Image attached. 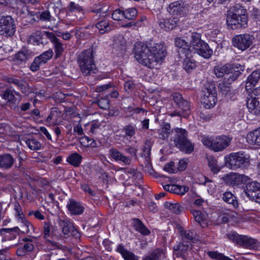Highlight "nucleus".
I'll return each mask as SVG.
<instances>
[{
	"label": "nucleus",
	"instance_id": "nucleus-45",
	"mask_svg": "<svg viewBox=\"0 0 260 260\" xmlns=\"http://www.w3.org/2000/svg\"><path fill=\"white\" fill-rule=\"evenodd\" d=\"M95 26L99 29V32L101 34L109 31L111 29V26L109 25L108 22L106 20L99 21L96 24Z\"/></svg>",
	"mask_w": 260,
	"mask_h": 260
},
{
	"label": "nucleus",
	"instance_id": "nucleus-41",
	"mask_svg": "<svg viewBox=\"0 0 260 260\" xmlns=\"http://www.w3.org/2000/svg\"><path fill=\"white\" fill-rule=\"evenodd\" d=\"M185 58L183 63V68L187 72H190L196 67V61L191 58V54L187 56H184Z\"/></svg>",
	"mask_w": 260,
	"mask_h": 260
},
{
	"label": "nucleus",
	"instance_id": "nucleus-35",
	"mask_svg": "<svg viewBox=\"0 0 260 260\" xmlns=\"http://www.w3.org/2000/svg\"><path fill=\"white\" fill-rule=\"evenodd\" d=\"M55 228L49 222H44L43 226V238L47 239L50 236L54 237L56 236Z\"/></svg>",
	"mask_w": 260,
	"mask_h": 260
},
{
	"label": "nucleus",
	"instance_id": "nucleus-25",
	"mask_svg": "<svg viewBox=\"0 0 260 260\" xmlns=\"http://www.w3.org/2000/svg\"><path fill=\"white\" fill-rule=\"evenodd\" d=\"M165 257L164 251L161 249L156 248L145 255L142 257V260H162Z\"/></svg>",
	"mask_w": 260,
	"mask_h": 260
},
{
	"label": "nucleus",
	"instance_id": "nucleus-9",
	"mask_svg": "<svg viewBox=\"0 0 260 260\" xmlns=\"http://www.w3.org/2000/svg\"><path fill=\"white\" fill-rule=\"evenodd\" d=\"M54 33L47 31L38 30L33 32L29 37L28 41L30 43L39 45H45L48 43V40L53 39Z\"/></svg>",
	"mask_w": 260,
	"mask_h": 260
},
{
	"label": "nucleus",
	"instance_id": "nucleus-21",
	"mask_svg": "<svg viewBox=\"0 0 260 260\" xmlns=\"http://www.w3.org/2000/svg\"><path fill=\"white\" fill-rule=\"evenodd\" d=\"M187 139V131H171V140L174 142L176 147L178 148Z\"/></svg>",
	"mask_w": 260,
	"mask_h": 260
},
{
	"label": "nucleus",
	"instance_id": "nucleus-14",
	"mask_svg": "<svg viewBox=\"0 0 260 260\" xmlns=\"http://www.w3.org/2000/svg\"><path fill=\"white\" fill-rule=\"evenodd\" d=\"M175 46L178 48V53L180 57L183 58L191 53L190 45L185 40L181 38H177L175 40Z\"/></svg>",
	"mask_w": 260,
	"mask_h": 260
},
{
	"label": "nucleus",
	"instance_id": "nucleus-11",
	"mask_svg": "<svg viewBox=\"0 0 260 260\" xmlns=\"http://www.w3.org/2000/svg\"><path fill=\"white\" fill-rule=\"evenodd\" d=\"M188 5L182 1L171 3L167 8V11L173 16H183L188 12Z\"/></svg>",
	"mask_w": 260,
	"mask_h": 260
},
{
	"label": "nucleus",
	"instance_id": "nucleus-44",
	"mask_svg": "<svg viewBox=\"0 0 260 260\" xmlns=\"http://www.w3.org/2000/svg\"><path fill=\"white\" fill-rule=\"evenodd\" d=\"M208 162L209 168L214 173H217L220 170L221 168L218 165L216 159L213 156L208 157Z\"/></svg>",
	"mask_w": 260,
	"mask_h": 260
},
{
	"label": "nucleus",
	"instance_id": "nucleus-1",
	"mask_svg": "<svg viewBox=\"0 0 260 260\" xmlns=\"http://www.w3.org/2000/svg\"><path fill=\"white\" fill-rule=\"evenodd\" d=\"M246 10L240 5L233 7L226 17V23L233 29L247 26L248 18Z\"/></svg>",
	"mask_w": 260,
	"mask_h": 260
},
{
	"label": "nucleus",
	"instance_id": "nucleus-36",
	"mask_svg": "<svg viewBox=\"0 0 260 260\" xmlns=\"http://www.w3.org/2000/svg\"><path fill=\"white\" fill-rule=\"evenodd\" d=\"M247 141L250 144L260 146V131H250L247 134Z\"/></svg>",
	"mask_w": 260,
	"mask_h": 260
},
{
	"label": "nucleus",
	"instance_id": "nucleus-19",
	"mask_svg": "<svg viewBox=\"0 0 260 260\" xmlns=\"http://www.w3.org/2000/svg\"><path fill=\"white\" fill-rule=\"evenodd\" d=\"M32 56V51L27 48H23L15 54L14 61L16 63L20 64L25 63Z\"/></svg>",
	"mask_w": 260,
	"mask_h": 260
},
{
	"label": "nucleus",
	"instance_id": "nucleus-20",
	"mask_svg": "<svg viewBox=\"0 0 260 260\" xmlns=\"http://www.w3.org/2000/svg\"><path fill=\"white\" fill-rule=\"evenodd\" d=\"M260 192V184L256 181L247 182L244 192L250 199H253Z\"/></svg>",
	"mask_w": 260,
	"mask_h": 260
},
{
	"label": "nucleus",
	"instance_id": "nucleus-43",
	"mask_svg": "<svg viewBox=\"0 0 260 260\" xmlns=\"http://www.w3.org/2000/svg\"><path fill=\"white\" fill-rule=\"evenodd\" d=\"M53 39L51 40V42L54 45V48L55 49V52L56 53V55L57 57L61 55L63 51V45L59 41V39L56 38L55 35L54 34L53 36Z\"/></svg>",
	"mask_w": 260,
	"mask_h": 260
},
{
	"label": "nucleus",
	"instance_id": "nucleus-24",
	"mask_svg": "<svg viewBox=\"0 0 260 260\" xmlns=\"http://www.w3.org/2000/svg\"><path fill=\"white\" fill-rule=\"evenodd\" d=\"M233 69V64H225L223 66L218 65L214 68V72L217 78L228 76Z\"/></svg>",
	"mask_w": 260,
	"mask_h": 260
},
{
	"label": "nucleus",
	"instance_id": "nucleus-51",
	"mask_svg": "<svg viewBox=\"0 0 260 260\" xmlns=\"http://www.w3.org/2000/svg\"><path fill=\"white\" fill-rule=\"evenodd\" d=\"M243 235H239L236 232L232 231L227 234V237L231 241L240 244Z\"/></svg>",
	"mask_w": 260,
	"mask_h": 260
},
{
	"label": "nucleus",
	"instance_id": "nucleus-23",
	"mask_svg": "<svg viewBox=\"0 0 260 260\" xmlns=\"http://www.w3.org/2000/svg\"><path fill=\"white\" fill-rule=\"evenodd\" d=\"M243 71L244 68L242 66L239 65V67H238L236 65L233 64V69L231 72L228 76L224 77V81L231 84L238 78Z\"/></svg>",
	"mask_w": 260,
	"mask_h": 260
},
{
	"label": "nucleus",
	"instance_id": "nucleus-63",
	"mask_svg": "<svg viewBox=\"0 0 260 260\" xmlns=\"http://www.w3.org/2000/svg\"><path fill=\"white\" fill-rule=\"evenodd\" d=\"M111 157L116 161H119L123 154L115 148H111L109 150Z\"/></svg>",
	"mask_w": 260,
	"mask_h": 260
},
{
	"label": "nucleus",
	"instance_id": "nucleus-30",
	"mask_svg": "<svg viewBox=\"0 0 260 260\" xmlns=\"http://www.w3.org/2000/svg\"><path fill=\"white\" fill-rule=\"evenodd\" d=\"M69 211L73 215L81 214L83 211L84 208L80 203L77 202L73 200H70L67 205Z\"/></svg>",
	"mask_w": 260,
	"mask_h": 260
},
{
	"label": "nucleus",
	"instance_id": "nucleus-39",
	"mask_svg": "<svg viewBox=\"0 0 260 260\" xmlns=\"http://www.w3.org/2000/svg\"><path fill=\"white\" fill-rule=\"evenodd\" d=\"M223 200L228 204H232L234 207H238V201L236 197L230 191H226L223 194Z\"/></svg>",
	"mask_w": 260,
	"mask_h": 260
},
{
	"label": "nucleus",
	"instance_id": "nucleus-4",
	"mask_svg": "<svg viewBox=\"0 0 260 260\" xmlns=\"http://www.w3.org/2000/svg\"><path fill=\"white\" fill-rule=\"evenodd\" d=\"M249 162V156L243 152L232 153L225 157V165L232 170L246 167Z\"/></svg>",
	"mask_w": 260,
	"mask_h": 260
},
{
	"label": "nucleus",
	"instance_id": "nucleus-13",
	"mask_svg": "<svg viewBox=\"0 0 260 260\" xmlns=\"http://www.w3.org/2000/svg\"><path fill=\"white\" fill-rule=\"evenodd\" d=\"M233 139L229 135H221L216 137L213 142V150L214 152L223 151L229 147Z\"/></svg>",
	"mask_w": 260,
	"mask_h": 260
},
{
	"label": "nucleus",
	"instance_id": "nucleus-31",
	"mask_svg": "<svg viewBox=\"0 0 260 260\" xmlns=\"http://www.w3.org/2000/svg\"><path fill=\"white\" fill-rule=\"evenodd\" d=\"M113 49L117 52L118 54L123 53L126 49V41L124 38L121 36H118L114 40L113 43Z\"/></svg>",
	"mask_w": 260,
	"mask_h": 260
},
{
	"label": "nucleus",
	"instance_id": "nucleus-28",
	"mask_svg": "<svg viewBox=\"0 0 260 260\" xmlns=\"http://www.w3.org/2000/svg\"><path fill=\"white\" fill-rule=\"evenodd\" d=\"M260 78V71L259 70H255L248 76L245 85V88L248 91L251 90Z\"/></svg>",
	"mask_w": 260,
	"mask_h": 260
},
{
	"label": "nucleus",
	"instance_id": "nucleus-18",
	"mask_svg": "<svg viewBox=\"0 0 260 260\" xmlns=\"http://www.w3.org/2000/svg\"><path fill=\"white\" fill-rule=\"evenodd\" d=\"M158 24L161 28L166 30H170L174 29L177 25V20L175 18H170L165 19L161 17V14L157 15Z\"/></svg>",
	"mask_w": 260,
	"mask_h": 260
},
{
	"label": "nucleus",
	"instance_id": "nucleus-49",
	"mask_svg": "<svg viewBox=\"0 0 260 260\" xmlns=\"http://www.w3.org/2000/svg\"><path fill=\"white\" fill-rule=\"evenodd\" d=\"M138 12L136 8H132L124 11V18L133 20L137 16Z\"/></svg>",
	"mask_w": 260,
	"mask_h": 260
},
{
	"label": "nucleus",
	"instance_id": "nucleus-40",
	"mask_svg": "<svg viewBox=\"0 0 260 260\" xmlns=\"http://www.w3.org/2000/svg\"><path fill=\"white\" fill-rule=\"evenodd\" d=\"M199 137V139L205 146L213 150V142L215 138L208 135H200Z\"/></svg>",
	"mask_w": 260,
	"mask_h": 260
},
{
	"label": "nucleus",
	"instance_id": "nucleus-27",
	"mask_svg": "<svg viewBox=\"0 0 260 260\" xmlns=\"http://www.w3.org/2000/svg\"><path fill=\"white\" fill-rule=\"evenodd\" d=\"M14 159L9 153L0 155V168L4 170L10 169L14 164Z\"/></svg>",
	"mask_w": 260,
	"mask_h": 260
},
{
	"label": "nucleus",
	"instance_id": "nucleus-15",
	"mask_svg": "<svg viewBox=\"0 0 260 260\" xmlns=\"http://www.w3.org/2000/svg\"><path fill=\"white\" fill-rule=\"evenodd\" d=\"M58 223L62 229V232L64 235L69 236L79 237V233L78 231L75 229L72 223L70 222L68 219H59Z\"/></svg>",
	"mask_w": 260,
	"mask_h": 260
},
{
	"label": "nucleus",
	"instance_id": "nucleus-6",
	"mask_svg": "<svg viewBox=\"0 0 260 260\" xmlns=\"http://www.w3.org/2000/svg\"><path fill=\"white\" fill-rule=\"evenodd\" d=\"M201 37L200 34H191L192 46L199 55L205 58H209L212 54L213 51L206 43L201 39Z\"/></svg>",
	"mask_w": 260,
	"mask_h": 260
},
{
	"label": "nucleus",
	"instance_id": "nucleus-53",
	"mask_svg": "<svg viewBox=\"0 0 260 260\" xmlns=\"http://www.w3.org/2000/svg\"><path fill=\"white\" fill-rule=\"evenodd\" d=\"M53 54L52 50L49 49L37 57L39 58L42 62L45 64L52 57Z\"/></svg>",
	"mask_w": 260,
	"mask_h": 260
},
{
	"label": "nucleus",
	"instance_id": "nucleus-32",
	"mask_svg": "<svg viewBox=\"0 0 260 260\" xmlns=\"http://www.w3.org/2000/svg\"><path fill=\"white\" fill-rule=\"evenodd\" d=\"M231 84L225 81L220 83L218 85L219 92L228 99H232L233 95V92L232 91Z\"/></svg>",
	"mask_w": 260,
	"mask_h": 260
},
{
	"label": "nucleus",
	"instance_id": "nucleus-54",
	"mask_svg": "<svg viewBox=\"0 0 260 260\" xmlns=\"http://www.w3.org/2000/svg\"><path fill=\"white\" fill-rule=\"evenodd\" d=\"M67 8L70 12H83V11L82 7L73 2H70Z\"/></svg>",
	"mask_w": 260,
	"mask_h": 260
},
{
	"label": "nucleus",
	"instance_id": "nucleus-50",
	"mask_svg": "<svg viewBox=\"0 0 260 260\" xmlns=\"http://www.w3.org/2000/svg\"><path fill=\"white\" fill-rule=\"evenodd\" d=\"M2 98L8 102H12L14 100L15 96L14 94V90L10 88H8L5 90L4 93H3Z\"/></svg>",
	"mask_w": 260,
	"mask_h": 260
},
{
	"label": "nucleus",
	"instance_id": "nucleus-62",
	"mask_svg": "<svg viewBox=\"0 0 260 260\" xmlns=\"http://www.w3.org/2000/svg\"><path fill=\"white\" fill-rule=\"evenodd\" d=\"M174 193L176 194H184L189 190V187L187 186L175 185Z\"/></svg>",
	"mask_w": 260,
	"mask_h": 260
},
{
	"label": "nucleus",
	"instance_id": "nucleus-42",
	"mask_svg": "<svg viewBox=\"0 0 260 260\" xmlns=\"http://www.w3.org/2000/svg\"><path fill=\"white\" fill-rule=\"evenodd\" d=\"M194 145L191 143L189 139L186 140L178 148L181 151L186 154H190L194 150Z\"/></svg>",
	"mask_w": 260,
	"mask_h": 260
},
{
	"label": "nucleus",
	"instance_id": "nucleus-29",
	"mask_svg": "<svg viewBox=\"0 0 260 260\" xmlns=\"http://www.w3.org/2000/svg\"><path fill=\"white\" fill-rule=\"evenodd\" d=\"M116 251L120 253L124 260H138L134 253L127 250L122 244H119L116 248Z\"/></svg>",
	"mask_w": 260,
	"mask_h": 260
},
{
	"label": "nucleus",
	"instance_id": "nucleus-52",
	"mask_svg": "<svg viewBox=\"0 0 260 260\" xmlns=\"http://www.w3.org/2000/svg\"><path fill=\"white\" fill-rule=\"evenodd\" d=\"M26 143L27 146L31 150L39 149L41 146L40 143L34 139L27 140Z\"/></svg>",
	"mask_w": 260,
	"mask_h": 260
},
{
	"label": "nucleus",
	"instance_id": "nucleus-26",
	"mask_svg": "<svg viewBox=\"0 0 260 260\" xmlns=\"http://www.w3.org/2000/svg\"><path fill=\"white\" fill-rule=\"evenodd\" d=\"M246 105L251 113L256 116H260V99H248Z\"/></svg>",
	"mask_w": 260,
	"mask_h": 260
},
{
	"label": "nucleus",
	"instance_id": "nucleus-57",
	"mask_svg": "<svg viewBox=\"0 0 260 260\" xmlns=\"http://www.w3.org/2000/svg\"><path fill=\"white\" fill-rule=\"evenodd\" d=\"M44 64L39 57H36L30 66V70L32 72H36L40 69V66Z\"/></svg>",
	"mask_w": 260,
	"mask_h": 260
},
{
	"label": "nucleus",
	"instance_id": "nucleus-2",
	"mask_svg": "<svg viewBox=\"0 0 260 260\" xmlns=\"http://www.w3.org/2000/svg\"><path fill=\"white\" fill-rule=\"evenodd\" d=\"M78 62L83 75L88 76L95 73L96 69L92 50L88 49L83 51L78 57Z\"/></svg>",
	"mask_w": 260,
	"mask_h": 260
},
{
	"label": "nucleus",
	"instance_id": "nucleus-38",
	"mask_svg": "<svg viewBox=\"0 0 260 260\" xmlns=\"http://www.w3.org/2000/svg\"><path fill=\"white\" fill-rule=\"evenodd\" d=\"M164 206L171 212L176 214L180 213L183 209V208L178 203L166 202L164 204Z\"/></svg>",
	"mask_w": 260,
	"mask_h": 260
},
{
	"label": "nucleus",
	"instance_id": "nucleus-22",
	"mask_svg": "<svg viewBox=\"0 0 260 260\" xmlns=\"http://www.w3.org/2000/svg\"><path fill=\"white\" fill-rule=\"evenodd\" d=\"M244 248L250 249H256L259 247V243L255 239L243 235L239 244Z\"/></svg>",
	"mask_w": 260,
	"mask_h": 260
},
{
	"label": "nucleus",
	"instance_id": "nucleus-48",
	"mask_svg": "<svg viewBox=\"0 0 260 260\" xmlns=\"http://www.w3.org/2000/svg\"><path fill=\"white\" fill-rule=\"evenodd\" d=\"M207 254L209 257L215 260H233L229 257L216 251H208Z\"/></svg>",
	"mask_w": 260,
	"mask_h": 260
},
{
	"label": "nucleus",
	"instance_id": "nucleus-3",
	"mask_svg": "<svg viewBox=\"0 0 260 260\" xmlns=\"http://www.w3.org/2000/svg\"><path fill=\"white\" fill-rule=\"evenodd\" d=\"M135 56L141 64L149 68H154L155 64L150 53L149 47L142 43H138L135 46Z\"/></svg>",
	"mask_w": 260,
	"mask_h": 260
},
{
	"label": "nucleus",
	"instance_id": "nucleus-33",
	"mask_svg": "<svg viewBox=\"0 0 260 260\" xmlns=\"http://www.w3.org/2000/svg\"><path fill=\"white\" fill-rule=\"evenodd\" d=\"M59 117V113L56 108H52L50 113L45 120L46 124L48 126L57 125Z\"/></svg>",
	"mask_w": 260,
	"mask_h": 260
},
{
	"label": "nucleus",
	"instance_id": "nucleus-60",
	"mask_svg": "<svg viewBox=\"0 0 260 260\" xmlns=\"http://www.w3.org/2000/svg\"><path fill=\"white\" fill-rule=\"evenodd\" d=\"M98 106L103 109H107L109 108V101L107 98L100 99L97 102Z\"/></svg>",
	"mask_w": 260,
	"mask_h": 260
},
{
	"label": "nucleus",
	"instance_id": "nucleus-61",
	"mask_svg": "<svg viewBox=\"0 0 260 260\" xmlns=\"http://www.w3.org/2000/svg\"><path fill=\"white\" fill-rule=\"evenodd\" d=\"M248 99H260V87H256L249 92Z\"/></svg>",
	"mask_w": 260,
	"mask_h": 260
},
{
	"label": "nucleus",
	"instance_id": "nucleus-64",
	"mask_svg": "<svg viewBox=\"0 0 260 260\" xmlns=\"http://www.w3.org/2000/svg\"><path fill=\"white\" fill-rule=\"evenodd\" d=\"M23 93H27L29 92V87L27 83L24 80H22L17 87Z\"/></svg>",
	"mask_w": 260,
	"mask_h": 260
},
{
	"label": "nucleus",
	"instance_id": "nucleus-7",
	"mask_svg": "<svg viewBox=\"0 0 260 260\" xmlns=\"http://www.w3.org/2000/svg\"><path fill=\"white\" fill-rule=\"evenodd\" d=\"M16 31L14 19L9 15H0V34L6 37L13 36Z\"/></svg>",
	"mask_w": 260,
	"mask_h": 260
},
{
	"label": "nucleus",
	"instance_id": "nucleus-46",
	"mask_svg": "<svg viewBox=\"0 0 260 260\" xmlns=\"http://www.w3.org/2000/svg\"><path fill=\"white\" fill-rule=\"evenodd\" d=\"M180 234L183 241L186 242L192 241L195 236L194 232L191 230H182L180 231Z\"/></svg>",
	"mask_w": 260,
	"mask_h": 260
},
{
	"label": "nucleus",
	"instance_id": "nucleus-55",
	"mask_svg": "<svg viewBox=\"0 0 260 260\" xmlns=\"http://www.w3.org/2000/svg\"><path fill=\"white\" fill-rule=\"evenodd\" d=\"M81 143L85 145V146L90 145L92 147H98V144L92 139H90L88 137H84L80 139Z\"/></svg>",
	"mask_w": 260,
	"mask_h": 260
},
{
	"label": "nucleus",
	"instance_id": "nucleus-8",
	"mask_svg": "<svg viewBox=\"0 0 260 260\" xmlns=\"http://www.w3.org/2000/svg\"><path fill=\"white\" fill-rule=\"evenodd\" d=\"M225 183L233 187L242 186L247 183L250 178L245 175L236 173L226 174L223 177Z\"/></svg>",
	"mask_w": 260,
	"mask_h": 260
},
{
	"label": "nucleus",
	"instance_id": "nucleus-34",
	"mask_svg": "<svg viewBox=\"0 0 260 260\" xmlns=\"http://www.w3.org/2000/svg\"><path fill=\"white\" fill-rule=\"evenodd\" d=\"M133 226L135 230L143 235H148L150 232L138 218L133 219Z\"/></svg>",
	"mask_w": 260,
	"mask_h": 260
},
{
	"label": "nucleus",
	"instance_id": "nucleus-12",
	"mask_svg": "<svg viewBox=\"0 0 260 260\" xmlns=\"http://www.w3.org/2000/svg\"><path fill=\"white\" fill-rule=\"evenodd\" d=\"M252 37L248 34L235 36L233 39L234 46L242 51L248 48L252 44Z\"/></svg>",
	"mask_w": 260,
	"mask_h": 260
},
{
	"label": "nucleus",
	"instance_id": "nucleus-5",
	"mask_svg": "<svg viewBox=\"0 0 260 260\" xmlns=\"http://www.w3.org/2000/svg\"><path fill=\"white\" fill-rule=\"evenodd\" d=\"M202 102L206 108L213 107L217 102V91L213 82H206L202 88Z\"/></svg>",
	"mask_w": 260,
	"mask_h": 260
},
{
	"label": "nucleus",
	"instance_id": "nucleus-59",
	"mask_svg": "<svg viewBox=\"0 0 260 260\" xmlns=\"http://www.w3.org/2000/svg\"><path fill=\"white\" fill-rule=\"evenodd\" d=\"M21 222L22 224L24 225V226H26V229H24L23 232L27 234H31L32 232L34 231L33 225L24 218H22L21 219Z\"/></svg>",
	"mask_w": 260,
	"mask_h": 260
},
{
	"label": "nucleus",
	"instance_id": "nucleus-16",
	"mask_svg": "<svg viewBox=\"0 0 260 260\" xmlns=\"http://www.w3.org/2000/svg\"><path fill=\"white\" fill-rule=\"evenodd\" d=\"M19 229L16 226L13 228H3L0 229V236L2 242L15 239L19 234Z\"/></svg>",
	"mask_w": 260,
	"mask_h": 260
},
{
	"label": "nucleus",
	"instance_id": "nucleus-47",
	"mask_svg": "<svg viewBox=\"0 0 260 260\" xmlns=\"http://www.w3.org/2000/svg\"><path fill=\"white\" fill-rule=\"evenodd\" d=\"M192 213L194 217L195 220L201 226H203L202 223H205L204 221L206 219L205 215L199 210H194Z\"/></svg>",
	"mask_w": 260,
	"mask_h": 260
},
{
	"label": "nucleus",
	"instance_id": "nucleus-56",
	"mask_svg": "<svg viewBox=\"0 0 260 260\" xmlns=\"http://www.w3.org/2000/svg\"><path fill=\"white\" fill-rule=\"evenodd\" d=\"M178 106L182 110L183 112H185L186 115H188L189 114L190 107L189 103L187 101L183 100Z\"/></svg>",
	"mask_w": 260,
	"mask_h": 260
},
{
	"label": "nucleus",
	"instance_id": "nucleus-37",
	"mask_svg": "<svg viewBox=\"0 0 260 260\" xmlns=\"http://www.w3.org/2000/svg\"><path fill=\"white\" fill-rule=\"evenodd\" d=\"M82 157L78 153H74L70 155L67 158V161L71 165L75 167H78L80 166Z\"/></svg>",
	"mask_w": 260,
	"mask_h": 260
},
{
	"label": "nucleus",
	"instance_id": "nucleus-58",
	"mask_svg": "<svg viewBox=\"0 0 260 260\" xmlns=\"http://www.w3.org/2000/svg\"><path fill=\"white\" fill-rule=\"evenodd\" d=\"M112 18L115 20L119 21L124 18V11L119 9L115 10L112 15Z\"/></svg>",
	"mask_w": 260,
	"mask_h": 260
},
{
	"label": "nucleus",
	"instance_id": "nucleus-10",
	"mask_svg": "<svg viewBox=\"0 0 260 260\" xmlns=\"http://www.w3.org/2000/svg\"><path fill=\"white\" fill-rule=\"evenodd\" d=\"M149 48L155 63H161L167 55L166 48L164 43H156L149 46Z\"/></svg>",
	"mask_w": 260,
	"mask_h": 260
},
{
	"label": "nucleus",
	"instance_id": "nucleus-17",
	"mask_svg": "<svg viewBox=\"0 0 260 260\" xmlns=\"http://www.w3.org/2000/svg\"><path fill=\"white\" fill-rule=\"evenodd\" d=\"M152 143L151 141L147 140L143 148V152L141 153V157L144 159L145 166L148 170L151 169L152 165L151 163V148Z\"/></svg>",
	"mask_w": 260,
	"mask_h": 260
}]
</instances>
